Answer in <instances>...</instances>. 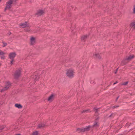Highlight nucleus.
Listing matches in <instances>:
<instances>
[{
    "instance_id": "32",
    "label": "nucleus",
    "mask_w": 135,
    "mask_h": 135,
    "mask_svg": "<svg viewBox=\"0 0 135 135\" xmlns=\"http://www.w3.org/2000/svg\"><path fill=\"white\" fill-rule=\"evenodd\" d=\"M117 71L115 72V73L116 74L117 72Z\"/></svg>"
},
{
    "instance_id": "10",
    "label": "nucleus",
    "mask_w": 135,
    "mask_h": 135,
    "mask_svg": "<svg viewBox=\"0 0 135 135\" xmlns=\"http://www.w3.org/2000/svg\"><path fill=\"white\" fill-rule=\"evenodd\" d=\"M30 44L31 45H33L35 42V38L33 37H31L30 38Z\"/></svg>"
},
{
    "instance_id": "24",
    "label": "nucleus",
    "mask_w": 135,
    "mask_h": 135,
    "mask_svg": "<svg viewBox=\"0 0 135 135\" xmlns=\"http://www.w3.org/2000/svg\"><path fill=\"white\" fill-rule=\"evenodd\" d=\"M4 128V127L3 126H1V127H0V130H2Z\"/></svg>"
},
{
    "instance_id": "26",
    "label": "nucleus",
    "mask_w": 135,
    "mask_h": 135,
    "mask_svg": "<svg viewBox=\"0 0 135 135\" xmlns=\"http://www.w3.org/2000/svg\"><path fill=\"white\" fill-rule=\"evenodd\" d=\"M1 58L2 59H4V56H2L1 57Z\"/></svg>"
},
{
    "instance_id": "14",
    "label": "nucleus",
    "mask_w": 135,
    "mask_h": 135,
    "mask_svg": "<svg viewBox=\"0 0 135 135\" xmlns=\"http://www.w3.org/2000/svg\"><path fill=\"white\" fill-rule=\"evenodd\" d=\"M15 107L19 109H21L22 108V106L20 104H15Z\"/></svg>"
},
{
    "instance_id": "5",
    "label": "nucleus",
    "mask_w": 135,
    "mask_h": 135,
    "mask_svg": "<svg viewBox=\"0 0 135 135\" xmlns=\"http://www.w3.org/2000/svg\"><path fill=\"white\" fill-rule=\"evenodd\" d=\"M91 127V126H86V127L83 128L82 129L80 128H78L77 129V131H78L79 132H84L85 131H88L89 130V128Z\"/></svg>"
},
{
    "instance_id": "7",
    "label": "nucleus",
    "mask_w": 135,
    "mask_h": 135,
    "mask_svg": "<svg viewBox=\"0 0 135 135\" xmlns=\"http://www.w3.org/2000/svg\"><path fill=\"white\" fill-rule=\"evenodd\" d=\"M16 55V54L15 52H12L9 54V56L10 59H13L15 57Z\"/></svg>"
},
{
    "instance_id": "16",
    "label": "nucleus",
    "mask_w": 135,
    "mask_h": 135,
    "mask_svg": "<svg viewBox=\"0 0 135 135\" xmlns=\"http://www.w3.org/2000/svg\"><path fill=\"white\" fill-rule=\"evenodd\" d=\"M38 132L37 131L33 132L32 133V135H38Z\"/></svg>"
},
{
    "instance_id": "18",
    "label": "nucleus",
    "mask_w": 135,
    "mask_h": 135,
    "mask_svg": "<svg viewBox=\"0 0 135 135\" xmlns=\"http://www.w3.org/2000/svg\"><path fill=\"white\" fill-rule=\"evenodd\" d=\"M3 45V47H5L7 46V44L6 43H5L3 41L2 42Z\"/></svg>"
},
{
    "instance_id": "28",
    "label": "nucleus",
    "mask_w": 135,
    "mask_h": 135,
    "mask_svg": "<svg viewBox=\"0 0 135 135\" xmlns=\"http://www.w3.org/2000/svg\"><path fill=\"white\" fill-rule=\"evenodd\" d=\"M118 83V82L117 81H116L115 83H114L113 85H114L115 84L117 83Z\"/></svg>"
},
{
    "instance_id": "11",
    "label": "nucleus",
    "mask_w": 135,
    "mask_h": 135,
    "mask_svg": "<svg viewBox=\"0 0 135 135\" xmlns=\"http://www.w3.org/2000/svg\"><path fill=\"white\" fill-rule=\"evenodd\" d=\"M44 13V12L42 10H39L36 14L38 16H40L42 15Z\"/></svg>"
},
{
    "instance_id": "15",
    "label": "nucleus",
    "mask_w": 135,
    "mask_h": 135,
    "mask_svg": "<svg viewBox=\"0 0 135 135\" xmlns=\"http://www.w3.org/2000/svg\"><path fill=\"white\" fill-rule=\"evenodd\" d=\"M87 36H83L81 37V40H82L84 41L87 38Z\"/></svg>"
},
{
    "instance_id": "2",
    "label": "nucleus",
    "mask_w": 135,
    "mask_h": 135,
    "mask_svg": "<svg viewBox=\"0 0 135 135\" xmlns=\"http://www.w3.org/2000/svg\"><path fill=\"white\" fill-rule=\"evenodd\" d=\"M16 1V0H9L6 3V7L5 9V11L7 9H9L12 6L13 3Z\"/></svg>"
},
{
    "instance_id": "9",
    "label": "nucleus",
    "mask_w": 135,
    "mask_h": 135,
    "mask_svg": "<svg viewBox=\"0 0 135 135\" xmlns=\"http://www.w3.org/2000/svg\"><path fill=\"white\" fill-rule=\"evenodd\" d=\"M54 98V95L53 94H52L49 97L47 100L49 102H51L53 100Z\"/></svg>"
},
{
    "instance_id": "1",
    "label": "nucleus",
    "mask_w": 135,
    "mask_h": 135,
    "mask_svg": "<svg viewBox=\"0 0 135 135\" xmlns=\"http://www.w3.org/2000/svg\"><path fill=\"white\" fill-rule=\"evenodd\" d=\"M75 73V71L73 69H70L67 70L66 75L68 77L71 78L74 76Z\"/></svg>"
},
{
    "instance_id": "8",
    "label": "nucleus",
    "mask_w": 135,
    "mask_h": 135,
    "mask_svg": "<svg viewBox=\"0 0 135 135\" xmlns=\"http://www.w3.org/2000/svg\"><path fill=\"white\" fill-rule=\"evenodd\" d=\"M93 56L94 58H98V59H100L101 58V56H100L99 53H95L93 55Z\"/></svg>"
},
{
    "instance_id": "4",
    "label": "nucleus",
    "mask_w": 135,
    "mask_h": 135,
    "mask_svg": "<svg viewBox=\"0 0 135 135\" xmlns=\"http://www.w3.org/2000/svg\"><path fill=\"white\" fill-rule=\"evenodd\" d=\"M20 75L21 71L20 69H18L15 71L14 76L15 79H17L20 76Z\"/></svg>"
},
{
    "instance_id": "25",
    "label": "nucleus",
    "mask_w": 135,
    "mask_h": 135,
    "mask_svg": "<svg viewBox=\"0 0 135 135\" xmlns=\"http://www.w3.org/2000/svg\"><path fill=\"white\" fill-rule=\"evenodd\" d=\"M133 12L134 13H135V5L134 7Z\"/></svg>"
},
{
    "instance_id": "29",
    "label": "nucleus",
    "mask_w": 135,
    "mask_h": 135,
    "mask_svg": "<svg viewBox=\"0 0 135 135\" xmlns=\"http://www.w3.org/2000/svg\"><path fill=\"white\" fill-rule=\"evenodd\" d=\"M88 111V110H84V111L83 112H86V111Z\"/></svg>"
},
{
    "instance_id": "33",
    "label": "nucleus",
    "mask_w": 135,
    "mask_h": 135,
    "mask_svg": "<svg viewBox=\"0 0 135 135\" xmlns=\"http://www.w3.org/2000/svg\"><path fill=\"white\" fill-rule=\"evenodd\" d=\"M1 0H0V2L1 1Z\"/></svg>"
},
{
    "instance_id": "17",
    "label": "nucleus",
    "mask_w": 135,
    "mask_h": 135,
    "mask_svg": "<svg viewBox=\"0 0 135 135\" xmlns=\"http://www.w3.org/2000/svg\"><path fill=\"white\" fill-rule=\"evenodd\" d=\"M39 78V76L36 75H35L34 77V79L35 80H38Z\"/></svg>"
},
{
    "instance_id": "23",
    "label": "nucleus",
    "mask_w": 135,
    "mask_h": 135,
    "mask_svg": "<svg viewBox=\"0 0 135 135\" xmlns=\"http://www.w3.org/2000/svg\"><path fill=\"white\" fill-rule=\"evenodd\" d=\"M11 62L10 64H11V65H12L13 64V59H11Z\"/></svg>"
},
{
    "instance_id": "20",
    "label": "nucleus",
    "mask_w": 135,
    "mask_h": 135,
    "mask_svg": "<svg viewBox=\"0 0 135 135\" xmlns=\"http://www.w3.org/2000/svg\"><path fill=\"white\" fill-rule=\"evenodd\" d=\"M4 54V53L3 52L1 51H0V55H3Z\"/></svg>"
},
{
    "instance_id": "3",
    "label": "nucleus",
    "mask_w": 135,
    "mask_h": 135,
    "mask_svg": "<svg viewBox=\"0 0 135 135\" xmlns=\"http://www.w3.org/2000/svg\"><path fill=\"white\" fill-rule=\"evenodd\" d=\"M11 85V84L9 82H6L5 83V86L2 89H1V92H2L4 91L7 90L10 86Z\"/></svg>"
},
{
    "instance_id": "13",
    "label": "nucleus",
    "mask_w": 135,
    "mask_h": 135,
    "mask_svg": "<svg viewBox=\"0 0 135 135\" xmlns=\"http://www.w3.org/2000/svg\"><path fill=\"white\" fill-rule=\"evenodd\" d=\"M133 57V55H130L126 58V60L128 61H130L132 59Z\"/></svg>"
},
{
    "instance_id": "27",
    "label": "nucleus",
    "mask_w": 135,
    "mask_h": 135,
    "mask_svg": "<svg viewBox=\"0 0 135 135\" xmlns=\"http://www.w3.org/2000/svg\"><path fill=\"white\" fill-rule=\"evenodd\" d=\"M30 30L29 29H27L25 31L27 32H28L30 31Z\"/></svg>"
},
{
    "instance_id": "19",
    "label": "nucleus",
    "mask_w": 135,
    "mask_h": 135,
    "mask_svg": "<svg viewBox=\"0 0 135 135\" xmlns=\"http://www.w3.org/2000/svg\"><path fill=\"white\" fill-rule=\"evenodd\" d=\"M131 26L134 28H135V23H132L131 24Z\"/></svg>"
},
{
    "instance_id": "30",
    "label": "nucleus",
    "mask_w": 135,
    "mask_h": 135,
    "mask_svg": "<svg viewBox=\"0 0 135 135\" xmlns=\"http://www.w3.org/2000/svg\"><path fill=\"white\" fill-rule=\"evenodd\" d=\"M11 34V33L10 32H9L8 33V34H9V35H10Z\"/></svg>"
},
{
    "instance_id": "12",
    "label": "nucleus",
    "mask_w": 135,
    "mask_h": 135,
    "mask_svg": "<svg viewBox=\"0 0 135 135\" xmlns=\"http://www.w3.org/2000/svg\"><path fill=\"white\" fill-rule=\"evenodd\" d=\"M46 126V125L44 123H41L38 125V128H40L44 127Z\"/></svg>"
},
{
    "instance_id": "6",
    "label": "nucleus",
    "mask_w": 135,
    "mask_h": 135,
    "mask_svg": "<svg viewBox=\"0 0 135 135\" xmlns=\"http://www.w3.org/2000/svg\"><path fill=\"white\" fill-rule=\"evenodd\" d=\"M20 26L22 27L23 28L28 27L29 26V25L27 22H25L24 23L20 24Z\"/></svg>"
},
{
    "instance_id": "31",
    "label": "nucleus",
    "mask_w": 135,
    "mask_h": 135,
    "mask_svg": "<svg viewBox=\"0 0 135 135\" xmlns=\"http://www.w3.org/2000/svg\"><path fill=\"white\" fill-rule=\"evenodd\" d=\"M16 135H21L20 134H16Z\"/></svg>"
},
{
    "instance_id": "22",
    "label": "nucleus",
    "mask_w": 135,
    "mask_h": 135,
    "mask_svg": "<svg viewBox=\"0 0 135 135\" xmlns=\"http://www.w3.org/2000/svg\"><path fill=\"white\" fill-rule=\"evenodd\" d=\"M98 125V123L97 122H96L94 123V126H97Z\"/></svg>"
},
{
    "instance_id": "21",
    "label": "nucleus",
    "mask_w": 135,
    "mask_h": 135,
    "mask_svg": "<svg viewBox=\"0 0 135 135\" xmlns=\"http://www.w3.org/2000/svg\"><path fill=\"white\" fill-rule=\"evenodd\" d=\"M128 82H127V81L124 82L123 83V84H122V85H127V84H128Z\"/></svg>"
}]
</instances>
